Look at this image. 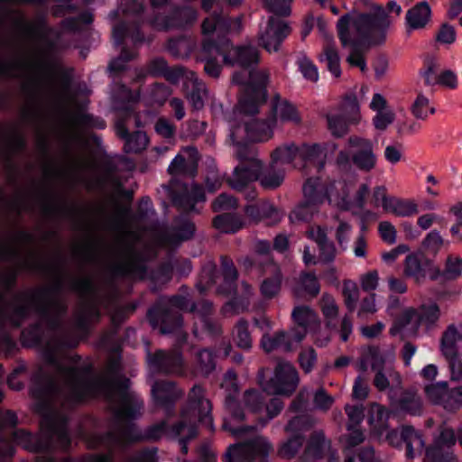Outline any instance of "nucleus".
I'll use <instances>...</instances> for the list:
<instances>
[{
    "instance_id": "nucleus-1",
    "label": "nucleus",
    "mask_w": 462,
    "mask_h": 462,
    "mask_svg": "<svg viewBox=\"0 0 462 462\" xmlns=\"http://www.w3.org/2000/svg\"><path fill=\"white\" fill-rule=\"evenodd\" d=\"M105 395L111 402L116 415L117 432L114 439L121 443L134 440V425L132 420L141 414L143 401L129 388V380L121 377L112 368L105 377H94L90 367L79 360L65 358L57 367V378L46 397L42 401L39 411L44 417L43 442L41 437L32 436L24 430L14 433V440L25 449L39 451L49 447L50 440L57 439L61 445L68 442L66 417L58 411V404L70 406L87 398Z\"/></svg>"
},
{
    "instance_id": "nucleus-2",
    "label": "nucleus",
    "mask_w": 462,
    "mask_h": 462,
    "mask_svg": "<svg viewBox=\"0 0 462 462\" xmlns=\"http://www.w3.org/2000/svg\"><path fill=\"white\" fill-rule=\"evenodd\" d=\"M241 18L233 21L213 14L207 17L202 23L203 44L201 59L205 61V71L211 77H217L220 65L217 62V56H222L223 61L228 65H237L241 70L233 75V83L241 85L242 91L246 88L257 86L263 70H255L254 66L259 61L258 51L251 45L231 47L224 39L228 32H237L241 29Z\"/></svg>"
},
{
    "instance_id": "nucleus-3",
    "label": "nucleus",
    "mask_w": 462,
    "mask_h": 462,
    "mask_svg": "<svg viewBox=\"0 0 462 462\" xmlns=\"http://www.w3.org/2000/svg\"><path fill=\"white\" fill-rule=\"evenodd\" d=\"M392 23L385 11L372 5L369 13L352 10L337 23L338 38L343 47L379 43Z\"/></svg>"
},
{
    "instance_id": "nucleus-4",
    "label": "nucleus",
    "mask_w": 462,
    "mask_h": 462,
    "mask_svg": "<svg viewBox=\"0 0 462 462\" xmlns=\"http://www.w3.org/2000/svg\"><path fill=\"white\" fill-rule=\"evenodd\" d=\"M267 74H261V80L257 86L246 88L243 93L233 117L229 118V142L235 149V153L243 164L248 157L255 156L247 147L249 141V118L247 116L256 114L259 107L266 98L265 84Z\"/></svg>"
},
{
    "instance_id": "nucleus-5",
    "label": "nucleus",
    "mask_w": 462,
    "mask_h": 462,
    "mask_svg": "<svg viewBox=\"0 0 462 462\" xmlns=\"http://www.w3.org/2000/svg\"><path fill=\"white\" fill-rule=\"evenodd\" d=\"M221 387L226 393V409L228 412V417L225 418L223 427L225 430H229L233 435L238 436L247 429L243 427H236L235 423L242 420L247 413H257L263 408L262 394L254 390L245 392L243 403L245 411H241L240 403L235 400V394L238 391L236 383V375L234 372L228 371L224 377Z\"/></svg>"
},
{
    "instance_id": "nucleus-6",
    "label": "nucleus",
    "mask_w": 462,
    "mask_h": 462,
    "mask_svg": "<svg viewBox=\"0 0 462 462\" xmlns=\"http://www.w3.org/2000/svg\"><path fill=\"white\" fill-rule=\"evenodd\" d=\"M284 176V169L278 165L274 166L273 162L268 168L263 170L261 161L256 156H250L246 162L235 168L228 182L233 189L241 190L258 180L264 189H273L282 183Z\"/></svg>"
},
{
    "instance_id": "nucleus-7",
    "label": "nucleus",
    "mask_w": 462,
    "mask_h": 462,
    "mask_svg": "<svg viewBox=\"0 0 462 462\" xmlns=\"http://www.w3.org/2000/svg\"><path fill=\"white\" fill-rule=\"evenodd\" d=\"M211 404L204 398L203 389L194 386L189 395L187 406L182 411V421L174 428L176 435L187 436L190 439L196 435L195 421L198 420L209 430H213L212 418L210 416Z\"/></svg>"
},
{
    "instance_id": "nucleus-8",
    "label": "nucleus",
    "mask_w": 462,
    "mask_h": 462,
    "mask_svg": "<svg viewBox=\"0 0 462 462\" xmlns=\"http://www.w3.org/2000/svg\"><path fill=\"white\" fill-rule=\"evenodd\" d=\"M353 189V181L345 180H330L326 182L327 201L332 207L341 210H349L357 214V210L363 209L366 197L369 193V185L362 183L353 198L350 191Z\"/></svg>"
},
{
    "instance_id": "nucleus-9",
    "label": "nucleus",
    "mask_w": 462,
    "mask_h": 462,
    "mask_svg": "<svg viewBox=\"0 0 462 462\" xmlns=\"http://www.w3.org/2000/svg\"><path fill=\"white\" fill-rule=\"evenodd\" d=\"M376 162L373 142L358 135H352L347 139L346 149L340 151L337 158V165L345 167L352 163L363 171H372Z\"/></svg>"
},
{
    "instance_id": "nucleus-10",
    "label": "nucleus",
    "mask_w": 462,
    "mask_h": 462,
    "mask_svg": "<svg viewBox=\"0 0 462 462\" xmlns=\"http://www.w3.org/2000/svg\"><path fill=\"white\" fill-rule=\"evenodd\" d=\"M303 193L306 201L298 206L291 212V221H308L317 211V206L327 200L326 183H322L319 178L309 179L303 186Z\"/></svg>"
},
{
    "instance_id": "nucleus-11",
    "label": "nucleus",
    "mask_w": 462,
    "mask_h": 462,
    "mask_svg": "<svg viewBox=\"0 0 462 462\" xmlns=\"http://www.w3.org/2000/svg\"><path fill=\"white\" fill-rule=\"evenodd\" d=\"M263 374H259V383L263 391L268 394H290L297 387L299 383L298 374L295 368L288 362H280L275 369L274 376L270 382H263Z\"/></svg>"
},
{
    "instance_id": "nucleus-12",
    "label": "nucleus",
    "mask_w": 462,
    "mask_h": 462,
    "mask_svg": "<svg viewBox=\"0 0 462 462\" xmlns=\"http://www.w3.org/2000/svg\"><path fill=\"white\" fill-rule=\"evenodd\" d=\"M441 351L450 361L451 379L462 381V365L456 359L462 353V332L456 326H448L443 333Z\"/></svg>"
},
{
    "instance_id": "nucleus-13",
    "label": "nucleus",
    "mask_w": 462,
    "mask_h": 462,
    "mask_svg": "<svg viewBox=\"0 0 462 462\" xmlns=\"http://www.w3.org/2000/svg\"><path fill=\"white\" fill-rule=\"evenodd\" d=\"M272 449L271 444L263 437H256L248 442L231 446L226 457L228 462H252L256 456L266 457Z\"/></svg>"
},
{
    "instance_id": "nucleus-14",
    "label": "nucleus",
    "mask_w": 462,
    "mask_h": 462,
    "mask_svg": "<svg viewBox=\"0 0 462 462\" xmlns=\"http://www.w3.org/2000/svg\"><path fill=\"white\" fill-rule=\"evenodd\" d=\"M366 358L375 372L374 382L378 390H386L390 381L399 382V375L393 370L391 357L386 358L378 349L370 348Z\"/></svg>"
},
{
    "instance_id": "nucleus-15",
    "label": "nucleus",
    "mask_w": 462,
    "mask_h": 462,
    "mask_svg": "<svg viewBox=\"0 0 462 462\" xmlns=\"http://www.w3.org/2000/svg\"><path fill=\"white\" fill-rule=\"evenodd\" d=\"M425 393L431 402L441 405L447 411H455L462 405V387L449 391L446 382H439L427 385Z\"/></svg>"
},
{
    "instance_id": "nucleus-16",
    "label": "nucleus",
    "mask_w": 462,
    "mask_h": 462,
    "mask_svg": "<svg viewBox=\"0 0 462 462\" xmlns=\"http://www.w3.org/2000/svg\"><path fill=\"white\" fill-rule=\"evenodd\" d=\"M290 32L291 28L286 22L271 16L265 28L261 30L260 41L267 51H277L282 42Z\"/></svg>"
},
{
    "instance_id": "nucleus-17",
    "label": "nucleus",
    "mask_w": 462,
    "mask_h": 462,
    "mask_svg": "<svg viewBox=\"0 0 462 462\" xmlns=\"http://www.w3.org/2000/svg\"><path fill=\"white\" fill-rule=\"evenodd\" d=\"M455 442L454 431L450 429H443L434 445L427 449L424 462H452L454 456L450 448Z\"/></svg>"
},
{
    "instance_id": "nucleus-18",
    "label": "nucleus",
    "mask_w": 462,
    "mask_h": 462,
    "mask_svg": "<svg viewBox=\"0 0 462 462\" xmlns=\"http://www.w3.org/2000/svg\"><path fill=\"white\" fill-rule=\"evenodd\" d=\"M404 273L420 282L427 276L435 279L439 273V270L430 261H423L420 253H412L406 256L404 263Z\"/></svg>"
},
{
    "instance_id": "nucleus-19",
    "label": "nucleus",
    "mask_w": 462,
    "mask_h": 462,
    "mask_svg": "<svg viewBox=\"0 0 462 462\" xmlns=\"http://www.w3.org/2000/svg\"><path fill=\"white\" fill-rule=\"evenodd\" d=\"M309 426V420L305 416H296L290 420L286 427L287 432L291 438L282 444L279 452L282 457H291L294 456L302 445V437L300 432Z\"/></svg>"
},
{
    "instance_id": "nucleus-20",
    "label": "nucleus",
    "mask_w": 462,
    "mask_h": 462,
    "mask_svg": "<svg viewBox=\"0 0 462 462\" xmlns=\"http://www.w3.org/2000/svg\"><path fill=\"white\" fill-rule=\"evenodd\" d=\"M386 439L393 446H398L403 440L407 446V457L411 458L420 454L424 447L421 436L410 426L402 427L400 434L395 430L389 431Z\"/></svg>"
},
{
    "instance_id": "nucleus-21",
    "label": "nucleus",
    "mask_w": 462,
    "mask_h": 462,
    "mask_svg": "<svg viewBox=\"0 0 462 462\" xmlns=\"http://www.w3.org/2000/svg\"><path fill=\"white\" fill-rule=\"evenodd\" d=\"M196 19L197 12L189 6H185L175 10L171 17L162 16L157 14L151 21V23L157 30H168L183 26Z\"/></svg>"
},
{
    "instance_id": "nucleus-22",
    "label": "nucleus",
    "mask_w": 462,
    "mask_h": 462,
    "mask_svg": "<svg viewBox=\"0 0 462 462\" xmlns=\"http://www.w3.org/2000/svg\"><path fill=\"white\" fill-rule=\"evenodd\" d=\"M303 338L304 334H292L291 331L289 333L280 331L273 335L264 333L261 340V346L267 353L280 348L289 351Z\"/></svg>"
},
{
    "instance_id": "nucleus-23",
    "label": "nucleus",
    "mask_w": 462,
    "mask_h": 462,
    "mask_svg": "<svg viewBox=\"0 0 462 462\" xmlns=\"http://www.w3.org/2000/svg\"><path fill=\"white\" fill-rule=\"evenodd\" d=\"M369 107L375 112L373 117V125L378 131H385L391 125L394 119L395 114L392 108L388 106L385 97L380 93L373 95Z\"/></svg>"
},
{
    "instance_id": "nucleus-24",
    "label": "nucleus",
    "mask_w": 462,
    "mask_h": 462,
    "mask_svg": "<svg viewBox=\"0 0 462 462\" xmlns=\"http://www.w3.org/2000/svg\"><path fill=\"white\" fill-rule=\"evenodd\" d=\"M431 8L428 2L422 1L410 8L405 16V26L408 32L423 30L430 23Z\"/></svg>"
},
{
    "instance_id": "nucleus-25",
    "label": "nucleus",
    "mask_w": 462,
    "mask_h": 462,
    "mask_svg": "<svg viewBox=\"0 0 462 462\" xmlns=\"http://www.w3.org/2000/svg\"><path fill=\"white\" fill-rule=\"evenodd\" d=\"M150 368L154 371L180 373L182 365V358L178 352L165 353L158 351L152 356H149Z\"/></svg>"
},
{
    "instance_id": "nucleus-26",
    "label": "nucleus",
    "mask_w": 462,
    "mask_h": 462,
    "mask_svg": "<svg viewBox=\"0 0 462 462\" xmlns=\"http://www.w3.org/2000/svg\"><path fill=\"white\" fill-rule=\"evenodd\" d=\"M150 73L153 75H163L167 80L176 83L180 80L183 82L186 89L189 88L190 85V73L192 71H186L183 69H168L166 62L163 60H155L152 62Z\"/></svg>"
},
{
    "instance_id": "nucleus-27",
    "label": "nucleus",
    "mask_w": 462,
    "mask_h": 462,
    "mask_svg": "<svg viewBox=\"0 0 462 462\" xmlns=\"http://www.w3.org/2000/svg\"><path fill=\"white\" fill-rule=\"evenodd\" d=\"M346 412L348 417L347 430L349 434L346 438L348 447H354L364 440V434L356 426L359 425L364 419V409L360 405L346 407Z\"/></svg>"
},
{
    "instance_id": "nucleus-28",
    "label": "nucleus",
    "mask_w": 462,
    "mask_h": 462,
    "mask_svg": "<svg viewBox=\"0 0 462 462\" xmlns=\"http://www.w3.org/2000/svg\"><path fill=\"white\" fill-rule=\"evenodd\" d=\"M245 213L253 221L264 220L267 224L279 222L282 216L277 208L266 201L247 206Z\"/></svg>"
},
{
    "instance_id": "nucleus-29",
    "label": "nucleus",
    "mask_w": 462,
    "mask_h": 462,
    "mask_svg": "<svg viewBox=\"0 0 462 462\" xmlns=\"http://www.w3.org/2000/svg\"><path fill=\"white\" fill-rule=\"evenodd\" d=\"M421 325H423V321L421 313L419 312L418 309L406 308L402 310L396 323L391 328L390 333L393 336L397 335L401 330L413 333Z\"/></svg>"
},
{
    "instance_id": "nucleus-30",
    "label": "nucleus",
    "mask_w": 462,
    "mask_h": 462,
    "mask_svg": "<svg viewBox=\"0 0 462 462\" xmlns=\"http://www.w3.org/2000/svg\"><path fill=\"white\" fill-rule=\"evenodd\" d=\"M273 116L270 117L274 125L279 123H294L300 121L296 107L287 100L276 98L273 105Z\"/></svg>"
},
{
    "instance_id": "nucleus-31",
    "label": "nucleus",
    "mask_w": 462,
    "mask_h": 462,
    "mask_svg": "<svg viewBox=\"0 0 462 462\" xmlns=\"http://www.w3.org/2000/svg\"><path fill=\"white\" fill-rule=\"evenodd\" d=\"M298 152L299 146L293 143L280 146L273 152L272 162H273L274 166L278 165L286 171L289 168L300 165Z\"/></svg>"
},
{
    "instance_id": "nucleus-32",
    "label": "nucleus",
    "mask_w": 462,
    "mask_h": 462,
    "mask_svg": "<svg viewBox=\"0 0 462 462\" xmlns=\"http://www.w3.org/2000/svg\"><path fill=\"white\" fill-rule=\"evenodd\" d=\"M291 315L295 323L300 327V328L292 329L291 331L292 334L302 333L305 336L309 330L319 325L317 314L307 306L296 307Z\"/></svg>"
},
{
    "instance_id": "nucleus-33",
    "label": "nucleus",
    "mask_w": 462,
    "mask_h": 462,
    "mask_svg": "<svg viewBox=\"0 0 462 462\" xmlns=\"http://www.w3.org/2000/svg\"><path fill=\"white\" fill-rule=\"evenodd\" d=\"M325 453H328V462H337L334 451L331 450L330 443L327 440L322 432L315 433L306 450V456L310 459L320 458Z\"/></svg>"
},
{
    "instance_id": "nucleus-34",
    "label": "nucleus",
    "mask_w": 462,
    "mask_h": 462,
    "mask_svg": "<svg viewBox=\"0 0 462 462\" xmlns=\"http://www.w3.org/2000/svg\"><path fill=\"white\" fill-rule=\"evenodd\" d=\"M117 134L125 139V151L126 152H139L145 149L148 144V138L145 133L137 131L128 135L125 122L118 121L116 123Z\"/></svg>"
},
{
    "instance_id": "nucleus-35",
    "label": "nucleus",
    "mask_w": 462,
    "mask_h": 462,
    "mask_svg": "<svg viewBox=\"0 0 462 462\" xmlns=\"http://www.w3.org/2000/svg\"><path fill=\"white\" fill-rule=\"evenodd\" d=\"M152 393L157 404L167 406L179 398L182 393L170 382H157L152 387Z\"/></svg>"
},
{
    "instance_id": "nucleus-36",
    "label": "nucleus",
    "mask_w": 462,
    "mask_h": 462,
    "mask_svg": "<svg viewBox=\"0 0 462 462\" xmlns=\"http://www.w3.org/2000/svg\"><path fill=\"white\" fill-rule=\"evenodd\" d=\"M319 61L327 67L328 70L334 78H339L341 75L340 57L334 43L327 38L323 47V51L319 54Z\"/></svg>"
},
{
    "instance_id": "nucleus-37",
    "label": "nucleus",
    "mask_w": 462,
    "mask_h": 462,
    "mask_svg": "<svg viewBox=\"0 0 462 462\" xmlns=\"http://www.w3.org/2000/svg\"><path fill=\"white\" fill-rule=\"evenodd\" d=\"M197 162L198 151L193 147H186L173 159L168 171L171 174H177L184 171L188 166L191 167L192 171H194Z\"/></svg>"
},
{
    "instance_id": "nucleus-38",
    "label": "nucleus",
    "mask_w": 462,
    "mask_h": 462,
    "mask_svg": "<svg viewBox=\"0 0 462 462\" xmlns=\"http://www.w3.org/2000/svg\"><path fill=\"white\" fill-rule=\"evenodd\" d=\"M274 127V123L270 118L265 121L249 118V141L265 142L270 140L273 137Z\"/></svg>"
},
{
    "instance_id": "nucleus-39",
    "label": "nucleus",
    "mask_w": 462,
    "mask_h": 462,
    "mask_svg": "<svg viewBox=\"0 0 462 462\" xmlns=\"http://www.w3.org/2000/svg\"><path fill=\"white\" fill-rule=\"evenodd\" d=\"M190 85L187 91L189 102L195 109H200L204 106V100L207 97V90L204 83L199 81L195 73H190Z\"/></svg>"
},
{
    "instance_id": "nucleus-40",
    "label": "nucleus",
    "mask_w": 462,
    "mask_h": 462,
    "mask_svg": "<svg viewBox=\"0 0 462 462\" xmlns=\"http://www.w3.org/2000/svg\"><path fill=\"white\" fill-rule=\"evenodd\" d=\"M384 211L398 217H410L418 212V208L413 201L392 197Z\"/></svg>"
},
{
    "instance_id": "nucleus-41",
    "label": "nucleus",
    "mask_w": 462,
    "mask_h": 462,
    "mask_svg": "<svg viewBox=\"0 0 462 462\" xmlns=\"http://www.w3.org/2000/svg\"><path fill=\"white\" fill-rule=\"evenodd\" d=\"M338 111L350 124L357 125L361 120L359 103L355 96H346L341 102Z\"/></svg>"
},
{
    "instance_id": "nucleus-42",
    "label": "nucleus",
    "mask_w": 462,
    "mask_h": 462,
    "mask_svg": "<svg viewBox=\"0 0 462 462\" xmlns=\"http://www.w3.org/2000/svg\"><path fill=\"white\" fill-rule=\"evenodd\" d=\"M327 121L329 131L337 137L345 135L348 132L349 126L352 125L339 111L328 113Z\"/></svg>"
},
{
    "instance_id": "nucleus-43",
    "label": "nucleus",
    "mask_w": 462,
    "mask_h": 462,
    "mask_svg": "<svg viewBox=\"0 0 462 462\" xmlns=\"http://www.w3.org/2000/svg\"><path fill=\"white\" fill-rule=\"evenodd\" d=\"M436 109L430 101V98L423 94H418L411 106L412 115L421 120H425L429 115L435 114Z\"/></svg>"
},
{
    "instance_id": "nucleus-44",
    "label": "nucleus",
    "mask_w": 462,
    "mask_h": 462,
    "mask_svg": "<svg viewBox=\"0 0 462 462\" xmlns=\"http://www.w3.org/2000/svg\"><path fill=\"white\" fill-rule=\"evenodd\" d=\"M214 226L220 232L234 233L243 226V222L233 215H219L215 217Z\"/></svg>"
},
{
    "instance_id": "nucleus-45",
    "label": "nucleus",
    "mask_w": 462,
    "mask_h": 462,
    "mask_svg": "<svg viewBox=\"0 0 462 462\" xmlns=\"http://www.w3.org/2000/svg\"><path fill=\"white\" fill-rule=\"evenodd\" d=\"M370 412V424L373 426L374 430L378 431L379 435H382V430L385 429L386 421L390 418V411L379 404H373L371 406Z\"/></svg>"
},
{
    "instance_id": "nucleus-46",
    "label": "nucleus",
    "mask_w": 462,
    "mask_h": 462,
    "mask_svg": "<svg viewBox=\"0 0 462 462\" xmlns=\"http://www.w3.org/2000/svg\"><path fill=\"white\" fill-rule=\"evenodd\" d=\"M325 150L324 146L318 143H303L299 146V162H312L319 159Z\"/></svg>"
},
{
    "instance_id": "nucleus-47",
    "label": "nucleus",
    "mask_w": 462,
    "mask_h": 462,
    "mask_svg": "<svg viewBox=\"0 0 462 462\" xmlns=\"http://www.w3.org/2000/svg\"><path fill=\"white\" fill-rule=\"evenodd\" d=\"M439 64L434 58H429L424 63L420 74L424 79V83L427 86H435L438 84L439 75L438 69Z\"/></svg>"
},
{
    "instance_id": "nucleus-48",
    "label": "nucleus",
    "mask_w": 462,
    "mask_h": 462,
    "mask_svg": "<svg viewBox=\"0 0 462 462\" xmlns=\"http://www.w3.org/2000/svg\"><path fill=\"white\" fill-rule=\"evenodd\" d=\"M293 0H263L264 8L276 16H289Z\"/></svg>"
},
{
    "instance_id": "nucleus-49",
    "label": "nucleus",
    "mask_w": 462,
    "mask_h": 462,
    "mask_svg": "<svg viewBox=\"0 0 462 462\" xmlns=\"http://www.w3.org/2000/svg\"><path fill=\"white\" fill-rule=\"evenodd\" d=\"M343 296L346 308L353 311L359 298V290L357 284L351 280H346L343 283Z\"/></svg>"
},
{
    "instance_id": "nucleus-50",
    "label": "nucleus",
    "mask_w": 462,
    "mask_h": 462,
    "mask_svg": "<svg viewBox=\"0 0 462 462\" xmlns=\"http://www.w3.org/2000/svg\"><path fill=\"white\" fill-rule=\"evenodd\" d=\"M442 274L448 280L460 277L462 275V259L456 255L448 256Z\"/></svg>"
},
{
    "instance_id": "nucleus-51",
    "label": "nucleus",
    "mask_w": 462,
    "mask_h": 462,
    "mask_svg": "<svg viewBox=\"0 0 462 462\" xmlns=\"http://www.w3.org/2000/svg\"><path fill=\"white\" fill-rule=\"evenodd\" d=\"M298 67L303 77L311 82L319 79V71L316 65L305 55L300 56L297 60Z\"/></svg>"
},
{
    "instance_id": "nucleus-52",
    "label": "nucleus",
    "mask_w": 462,
    "mask_h": 462,
    "mask_svg": "<svg viewBox=\"0 0 462 462\" xmlns=\"http://www.w3.org/2000/svg\"><path fill=\"white\" fill-rule=\"evenodd\" d=\"M234 338L239 347L244 349H249L251 347L252 340L245 321L237 323L234 330Z\"/></svg>"
},
{
    "instance_id": "nucleus-53",
    "label": "nucleus",
    "mask_w": 462,
    "mask_h": 462,
    "mask_svg": "<svg viewBox=\"0 0 462 462\" xmlns=\"http://www.w3.org/2000/svg\"><path fill=\"white\" fill-rule=\"evenodd\" d=\"M436 41L443 45H451L457 40V32L455 27L449 23H442L435 37Z\"/></svg>"
},
{
    "instance_id": "nucleus-54",
    "label": "nucleus",
    "mask_w": 462,
    "mask_h": 462,
    "mask_svg": "<svg viewBox=\"0 0 462 462\" xmlns=\"http://www.w3.org/2000/svg\"><path fill=\"white\" fill-rule=\"evenodd\" d=\"M401 409L412 415L419 414L421 410L420 398L416 394L407 393L401 400Z\"/></svg>"
},
{
    "instance_id": "nucleus-55",
    "label": "nucleus",
    "mask_w": 462,
    "mask_h": 462,
    "mask_svg": "<svg viewBox=\"0 0 462 462\" xmlns=\"http://www.w3.org/2000/svg\"><path fill=\"white\" fill-rule=\"evenodd\" d=\"M418 310L421 313L423 325L426 327L432 325L439 318V309L435 303L422 305L418 309Z\"/></svg>"
},
{
    "instance_id": "nucleus-56",
    "label": "nucleus",
    "mask_w": 462,
    "mask_h": 462,
    "mask_svg": "<svg viewBox=\"0 0 462 462\" xmlns=\"http://www.w3.org/2000/svg\"><path fill=\"white\" fill-rule=\"evenodd\" d=\"M379 273L376 270H371L362 274L359 279L360 286L364 291H374L379 286Z\"/></svg>"
},
{
    "instance_id": "nucleus-57",
    "label": "nucleus",
    "mask_w": 462,
    "mask_h": 462,
    "mask_svg": "<svg viewBox=\"0 0 462 462\" xmlns=\"http://www.w3.org/2000/svg\"><path fill=\"white\" fill-rule=\"evenodd\" d=\"M320 309L324 317L327 319H334L337 317L338 307L335 299L328 295L324 294L320 300Z\"/></svg>"
},
{
    "instance_id": "nucleus-58",
    "label": "nucleus",
    "mask_w": 462,
    "mask_h": 462,
    "mask_svg": "<svg viewBox=\"0 0 462 462\" xmlns=\"http://www.w3.org/2000/svg\"><path fill=\"white\" fill-rule=\"evenodd\" d=\"M244 0H202V6L205 10H209L216 6L222 11H227L239 7Z\"/></svg>"
},
{
    "instance_id": "nucleus-59",
    "label": "nucleus",
    "mask_w": 462,
    "mask_h": 462,
    "mask_svg": "<svg viewBox=\"0 0 462 462\" xmlns=\"http://www.w3.org/2000/svg\"><path fill=\"white\" fill-rule=\"evenodd\" d=\"M392 197L387 195L386 188L384 186H376L373 189L371 203L374 207H382L383 210L386 209Z\"/></svg>"
},
{
    "instance_id": "nucleus-60",
    "label": "nucleus",
    "mask_w": 462,
    "mask_h": 462,
    "mask_svg": "<svg viewBox=\"0 0 462 462\" xmlns=\"http://www.w3.org/2000/svg\"><path fill=\"white\" fill-rule=\"evenodd\" d=\"M377 311L376 307V294L371 293L369 296L365 297L357 310V316L363 318L366 315L374 314Z\"/></svg>"
},
{
    "instance_id": "nucleus-61",
    "label": "nucleus",
    "mask_w": 462,
    "mask_h": 462,
    "mask_svg": "<svg viewBox=\"0 0 462 462\" xmlns=\"http://www.w3.org/2000/svg\"><path fill=\"white\" fill-rule=\"evenodd\" d=\"M351 231L352 226H350L349 223L345 221H339L338 226L336 231V238L337 240L338 245L341 246L343 250H346L347 248Z\"/></svg>"
},
{
    "instance_id": "nucleus-62",
    "label": "nucleus",
    "mask_w": 462,
    "mask_h": 462,
    "mask_svg": "<svg viewBox=\"0 0 462 462\" xmlns=\"http://www.w3.org/2000/svg\"><path fill=\"white\" fill-rule=\"evenodd\" d=\"M351 52L346 58V62L353 67H357L362 72L366 71V63L363 52L359 50L360 46H350Z\"/></svg>"
},
{
    "instance_id": "nucleus-63",
    "label": "nucleus",
    "mask_w": 462,
    "mask_h": 462,
    "mask_svg": "<svg viewBox=\"0 0 462 462\" xmlns=\"http://www.w3.org/2000/svg\"><path fill=\"white\" fill-rule=\"evenodd\" d=\"M378 231L382 239L389 244L393 245L396 242L397 232L393 224L388 221H383L378 226Z\"/></svg>"
},
{
    "instance_id": "nucleus-64",
    "label": "nucleus",
    "mask_w": 462,
    "mask_h": 462,
    "mask_svg": "<svg viewBox=\"0 0 462 462\" xmlns=\"http://www.w3.org/2000/svg\"><path fill=\"white\" fill-rule=\"evenodd\" d=\"M281 284V276L277 273L273 279L264 280L262 286L261 291L264 297L272 298L280 290Z\"/></svg>"
}]
</instances>
